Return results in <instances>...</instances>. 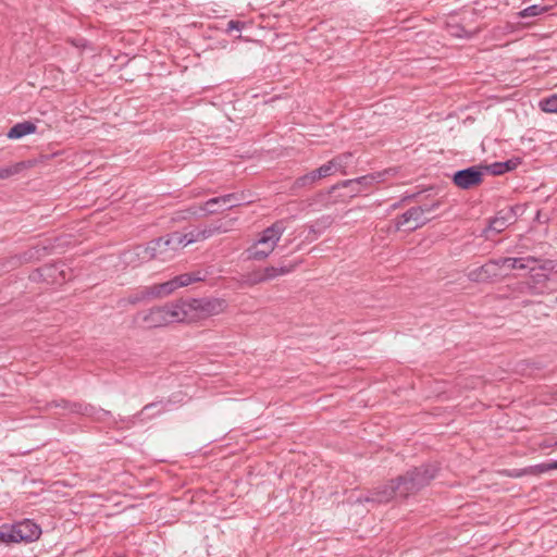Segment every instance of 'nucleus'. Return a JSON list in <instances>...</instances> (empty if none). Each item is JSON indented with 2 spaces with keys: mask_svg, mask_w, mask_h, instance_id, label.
<instances>
[{
  "mask_svg": "<svg viewBox=\"0 0 557 557\" xmlns=\"http://www.w3.org/2000/svg\"><path fill=\"white\" fill-rule=\"evenodd\" d=\"M286 230V220H277L260 234L259 239L247 249L248 259L261 261L267 259L275 249Z\"/></svg>",
  "mask_w": 557,
  "mask_h": 557,
  "instance_id": "nucleus-1",
  "label": "nucleus"
},
{
  "mask_svg": "<svg viewBox=\"0 0 557 557\" xmlns=\"http://www.w3.org/2000/svg\"><path fill=\"white\" fill-rule=\"evenodd\" d=\"M186 304L189 323L220 314L226 308V301L220 298H193Z\"/></svg>",
  "mask_w": 557,
  "mask_h": 557,
  "instance_id": "nucleus-2",
  "label": "nucleus"
},
{
  "mask_svg": "<svg viewBox=\"0 0 557 557\" xmlns=\"http://www.w3.org/2000/svg\"><path fill=\"white\" fill-rule=\"evenodd\" d=\"M249 202H250V200H248L246 198L245 193H232V194H226V195H223L220 197L211 198L208 201H206L203 203V206L199 207L198 209L190 208L188 211L190 214H194V215H197L199 213V211L205 212V215L206 214H214L219 210L212 209V205H219L223 209H232V208L242 206L244 203H249Z\"/></svg>",
  "mask_w": 557,
  "mask_h": 557,
  "instance_id": "nucleus-3",
  "label": "nucleus"
},
{
  "mask_svg": "<svg viewBox=\"0 0 557 557\" xmlns=\"http://www.w3.org/2000/svg\"><path fill=\"white\" fill-rule=\"evenodd\" d=\"M554 269L550 260H541L536 264H531V275L527 282L528 289L533 294H544L548 287V273Z\"/></svg>",
  "mask_w": 557,
  "mask_h": 557,
  "instance_id": "nucleus-4",
  "label": "nucleus"
},
{
  "mask_svg": "<svg viewBox=\"0 0 557 557\" xmlns=\"http://www.w3.org/2000/svg\"><path fill=\"white\" fill-rule=\"evenodd\" d=\"M146 248L150 261L159 260L166 262L176 256L164 236L150 240Z\"/></svg>",
  "mask_w": 557,
  "mask_h": 557,
  "instance_id": "nucleus-5",
  "label": "nucleus"
},
{
  "mask_svg": "<svg viewBox=\"0 0 557 557\" xmlns=\"http://www.w3.org/2000/svg\"><path fill=\"white\" fill-rule=\"evenodd\" d=\"M483 180V172L478 166H469L457 171L453 176L454 184L461 189L478 186Z\"/></svg>",
  "mask_w": 557,
  "mask_h": 557,
  "instance_id": "nucleus-6",
  "label": "nucleus"
},
{
  "mask_svg": "<svg viewBox=\"0 0 557 557\" xmlns=\"http://www.w3.org/2000/svg\"><path fill=\"white\" fill-rule=\"evenodd\" d=\"M420 209L412 207L399 215L396 220V228L400 230L406 227L408 231H414L426 224L432 218L422 216Z\"/></svg>",
  "mask_w": 557,
  "mask_h": 557,
  "instance_id": "nucleus-7",
  "label": "nucleus"
},
{
  "mask_svg": "<svg viewBox=\"0 0 557 557\" xmlns=\"http://www.w3.org/2000/svg\"><path fill=\"white\" fill-rule=\"evenodd\" d=\"M186 300H180L175 302H170L164 306H160L161 311L166 320V323H175V322H188V309Z\"/></svg>",
  "mask_w": 557,
  "mask_h": 557,
  "instance_id": "nucleus-8",
  "label": "nucleus"
},
{
  "mask_svg": "<svg viewBox=\"0 0 557 557\" xmlns=\"http://www.w3.org/2000/svg\"><path fill=\"white\" fill-rule=\"evenodd\" d=\"M468 278L472 282H487L499 276L497 259H491L485 264L468 272Z\"/></svg>",
  "mask_w": 557,
  "mask_h": 557,
  "instance_id": "nucleus-9",
  "label": "nucleus"
},
{
  "mask_svg": "<svg viewBox=\"0 0 557 557\" xmlns=\"http://www.w3.org/2000/svg\"><path fill=\"white\" fill-rule=\"evenodd\" d=\"M517 219V208L508 207L499 210L496 215L490 220L488 228L496 233H502L509 225L513 224Z\"/></svg>",
  "mask_w": 557,
  "mask_h": 557,
  "instance_id": "nucleus-10",
  "label": "nucleus"
},
{
  "mask_svg": "<svg viewBox=\"0 0 557 557\" xmlns=\"http://www.w3.org/2000/svg\"><path fill=\"white\" fill-rule=\"evenodd\" d=\"M15 534L20 542H34L39 539L41 534L40 527L29 519L14 523Z\"/></svg>",
  "mask_w": 557,
  "mask_h": 557,
  "instance_id": "nucleus-11",
  "label": "nucleus"
},
{
  "mask_svg": "<svg viewBox=\"0 0 557 557\" xmlns=\"http://www.w3.org/2000/svg\"><path fill=\"white\" fill-rule=\"evenodd\" d=\"M395 496H398L395 481L391 480L387 484H383L374 488L369 496L364 498V502L385 504L392 500Z\"/></svg>",
  "mask_w": 557,
  "mask_h": 557,
  "instance_id": "nucleus-12",
  "label": "nucleus"
},
{
  "mask_svg": "<svg viewBox=\"0 0 557 557\" xmlns=\"http://www.w3.org/2000/svg\"><path fill=\"white\" fill-rule=\"evenodd\" d=\"M419 490L426 486L437 474L438 467L435 465H423L408 470Z\"/></svg>",
  "mask_w": 557,
  "mask_h": 557,
  "instance_id": "nucleus-13",
  "label": "nucleus"
},
{
  "mask_svg": "<svg viewBox=\"0 0 557 557\" xmlns=\"http://www.w3.org/2000/svg\"><path fill=\"white\" fill-rule=\"evenodd\" d=\"M498 267H507L510 270H529L531 264L541 262V259L529 256L525 258L503 257L497 259Z\"/></svg>",
  "mask_w": 557,
  "mask_h": 557,
  "instance_id": "nucleus-14",
  "label": "nucleus"
},
{
  "mask_svg": "<svg viewBox=\"0 0 557 557\" xmlns=\"http://www.w3.org/2000/svg\"><path fill=\"white\" fill-rule=\"evenodd\" d=\"M123 262L126 265L136 268L141 263L149 262L146 246H135L122 253Z\"/></svg>",
  "mask_w": 557,
  "mask_h": 557,
  "instance_id": "nucleus-15",
  "label": "nucleus"
},
{
  "mask_svg": "<svg viewBox=\"0 0 557 557\" xmlns=\"http://www.w3.org/2000/svg\"><path fill=\"white\" fill-rule=\"evenodd\" d=\"M395 481L396 490L398 493V496L400 497H408L411 494H414L419 492L420 490L413 482L412 478L410 476L409 472L407 471L404 475H399Z\"/></svg>",
  "mask_w": 557,
  "mask_h": 557,
  "instance_id": "nucleus-16",
  "label": "nucleus"
},
{
  "mask_svg": "<svg viewBox=\"0 0 557 557\" xmlns=\"http://www.w3.org/2000/svg\"><path fill=\"white\" fill-rule=\"evenodd\" d=\"M138 317H141L144 324L150 329L168 325L160 307L151 308L148 312L139 313Z\"/></svg>",
  "mask_w": 557,
  "mask_h": 557,
  "instance_id": "nucleus-17",
  "label": "nucleus"
},
{
  "mask_svg": "<svg viewBox=\"0 0 557 557\" xmlns=\"http://www.w3.org/2000/svg\"><path fill=\"white\" fill-rule=\"evenodd\" d=\"M37 129L36 124L30 121L16 123L8 133V138L20 139L26 135L34 134Z\"/></svg>",
  "mask_w": 557,
  "mask_h": 557,
  "instance_id": "nucleus-18",
  "label": "nucleus"
},
{
  "mask_svg": "<svg viewBox=\"0 0 557 557\" xmlns=\"http://www.w3.org/2000/svg\"><path fill=\"white\" fill-rule=\"evenodd\" d=\"M208 274V271L197 270L189 273H183L181 275H177L176 277L178 281V285H181V287H185L193 283L203 282L207 278Z\"/></svg>",
  "mask_w": 557,
  "mask_h": 557,
  "instance_id": "nucleus-19",
  "label": "nucleus"
},
{
  "mask_svg": "<svg viewBox=\"0 0 557 557\" xmlns=\"http://www.w3.org/2000/svg\"><path fill=\"white\" fill-rule=\"evenodd\" d=\"M264 283L262 269H256L240 275L239 284L242 287H251Z\"/></svg>",
  "mask_w": 557,
  "mask_h": 557,
  "instance_id": "nucleus-20",
  "label": "nucleus"
},
{
  "mask_svg": "<svg viewBox=\"0 0 557 557\" xmlns=\"http://www.w3.org/2000/svg\"><path fill=\"white\" fill-rule=\"evenodd\" d=\"M178 287H181V285H178L177 277L175 276L174 278L165 283L151 286V294H153V297L166 296L173 293Z\"/></svg>",
  "mask_w": 557,
  "mask_h": 557,
  "instance_id": "nucleus-21",
  "label": "nucleus"
},
{
  "mask_svg": "<svg viewBox=\"0 0 557 557\" xmlns=\"http://www.w3.org/2000/svg\"><path fill=\"white\" fill-rule=\"evenodd\" d=\"M295 269V265H280V267H267L262 269L264 282L274 280L278 276L288 274L293 272Z\"/></svg>",
  "mask_w": 557,
  "mask_h": 557,
  "instance_id": "nucleus-22",
  "label": "nucleus"
},
{
  "mask_svg": "<svg viewBox=\"0 0 557 557\" xmlns=\"http://www.w3.org/2000/svg\"><path fill=\"white\" fill-rule=\"evenodd\" d=\"M521 163V160L520 158H513V159H509L505 162H496V163H493L490 169H491V172L494 174V175H502L506 172H509V171H512L515 169H517V166Z\"/></svg>",
  "mask_w": 557,
  "mask_h": 557,
  "instance_id": "nucleus-23",
  "label": "nucleus"
},
{
  "mask_svg": "<svg viewBox=\"0 0 557 557\" xmlns=\"http://www.w3.org/2000/svg\"><path fill=\"white\" fill-rule=\"evenodd\" d=\"M318 181H319V178L313 170V171L296 178L292 185V190L296 191L300 188H309V187L313 186Z\"/></svg>",
  "mask_w": 557,
  "mask_h": 557,
  "instance_id": "nucleus-24",
  "label": "nucleus"
},
{
  "mask_svg": "<svg viewBox=\"0 0 557 557\" xmlns=\"http://www.w3.org/2000/svg\"><path fill=\"white\" fill-rule=\"evenodd\" d=\"M199 232H200L201 240H206L216 234H222V233L227 232V227L224 226V224L221 222H215L210 225L199 227Z\"/></svg>",
  "mask_w": 557,
  "mask_h": 557,
  "instance_id": "nucleus-25",
  "label": "nucleus"
},
{
  "mask_svg": "<svg viewBox=\"0 0 557 557\" xmlns=\"http://www.w3.org/2000/svg\"><path fill=\"white\" fill-rule=\"evenodd\" d=\"M374 180L375 177L373 175H364L358 178L343 181L339 184L332 186L330 193H333L335 189H337V186H360L361 188L367 187L371 185Z\"/></svg>",
  "mask_w": 557,
  "mask_h": 557,
  "instance_id": "nucleus-26",
  "label": "nucleus"
},
{
  "mask_svg": "<svg viewBox=\"0 0 557 557\" xmlns=\"http://www.w3.org/2000/svg\"><path fill=\"white\" fill-rule=\"evenodd\" d=\"M151 287H145L140 290L135 292L134 294L129 295L127 298L122 299L121 301L127 302L129 305H137L146 299L154 298Z\"/></svg>",
  "mask_w": 557,
  "mask_h": 557,
  "instance_id": "nucleus-27",
  "label": "nucleus"
},
{
  "mask_svg": "<svg viewBox=\"0 0 557 557\" xmlns=\"http://www.w3.org/2000/svg\"><path fill=\"white\" fill-rule=\"evenodd\" d=\"M164 237L168 240L171 248H173V251L175 255L177 253V251L180 249L187 246L186 240H185L186 236H184V234H181L178 232H173L171 234L165 235Z\"/></svg>",
  "mask_w": 557,
  "mask_h": 557,
  "instance_id": "nucleus-28",
  "label": "nucleus"
},
{
  "mask_svg": "<svg viewBox=\"0 0 557 557\" xmlns=\"http://www.w3.org/2000/svg\"><path fill=\"white\" fill-rule=\"evenodd\" d=\"M352 154L350 152L342 153L333 158L332 164L335 166L336 171H339L343 174H346V168L349 166Z\"/></svg>",
  "mask_w": 557,
  "mask_h": 557,
  "instance_id": "nucleus-29",
  "label": "nucleus"
},
{
  "mask_svg": "<svg viewBox=\"0 0 557 557\" xmlns=\"http://www.w3.org/2000/svg\"><path fill=\"white\" fill-rule=\"evenodd\" d=\"M10 544V543H18L15 528L13 525H2L0 527V544Z\"/></svg>",
  "mask_w": 557,
  "mask_h": 557,
  "instance_id": "nucleus-30",
  "label": "nucleus"
},
{
  "mask_svg": "<svg viewBox=\"0 0 557 557\" xmlns=\"http://www.w3.org/2000/svg\"><path fill=\"white\" fill-rule=\"evenodd\" d=\"M171 404V399L168 400H158L154 403H150L141 409V411L138 413V416L144 414L145 412H148L152 409H158L156 413H153L151 417L159 416L165 410H168V405Z\"/></svg>",
  "mask_w": 557,
  "mask_h": 557,
  "instance_id": "nucleus-31",
  "label": "nucleus"
},
{
  "mask_svg": "<svg viewBox=\"0 0 557 557\" xmlns=\"http://www.w3.org/2000/svg\"><path fill=\"white\" fill-rule=\"evenodd\" d=\"M541 109L544 112L557 113V95H552L541 101Z\"/></svg>",
  "mask_w": 557,
  "mask_h": 557,
  "instance_id": "nucleus-32",
  "label": "nucleus"
},
{
  "mask_svg": "<svg viewBox=\"0 0 557 557\" xmlns=\"http://www.w3.org/2000/svg\"><path fill=\"white\" fill-rule=\"evenodd\" d=\"M336 172L335 166L332 164V161L330 160L327 163L321 165L319 169L314 170V173L317 174L318 178H324L327 177Z\"/></svg>",
  "mask_w": 557,
  "mask_h": 557,
  "instance_id": "nucleus-33",
  "label": "nucleus"
},
{
  "mask_svg": "<svg viewBox=\"0 0 557 557\" xmlns=\"http://www.w3.org/2000/svg\"><path fill=\"white\" fill-rule=\"evenodd\" d=\"M544 11H545V9L540 5H536V4L529 5L528 8H525L524 10H522L520 12V16L521 17H533V16L540 15Z\"/></svg>",
  "mask_w": 557,
  "mask_h": 557,
  "instance_id": "nucleus-34",
  "label": "nucleus"
},
{
  "mask_svg": "<svg viewBox=\"0 0 557 557\" xmlns=\"http://www.w3.org/2000/svg\"><path fill=\"white\" fill-rule=\"evenodd\" d=\"M440 206H441V202L437 200L432 203H424V205L416 207V208L422 210L421 211L422 216H428V214H430L434 210L438 209Z\"/></svg>",
  "mask_w": 557,
  "mask_h": 557,
  "instance_id": "nucleus-35",
  "label": "nucleus"
},
{
  "mask_svg": "<svg viewBox=\"0 0 557 557\" xmlns=\"http://www.w3.org/2000/svg\"><path fill=\"white\" fill-rule=\"evenodd\" d=\"M548 471H550L549 463L544 462V463L533 466L528 470H524L523 473L541 474V473L548 472Z\"/></svg>",
  "mask_w": 557,
  "mask_h": 557,
  "instance_id": "nucleus-36",
  "label": "nucleus"
},
{
  "mask_svg": "<svg viewBox=\"0 0 557 557\" xmlns=\"http://www.w3.org/2000/svg\"><path fill=\"white\" fill-rule=\"evenodd\" d=\"M184 236H186L185 240H186L187 245L197 243V242H201L199 227L185 233Z\"/></svg>",
  "mask_w": 557,
  "mask_h": 557,
  "instance_id": "nucleus-37",
  "label": "nucleus"
},
{
  "mask_svg": "<svg viewBox=\"0 0 557 557\" xmlns=\"http://www.w3.org/2000/svg\"><path fill=\"white\" fill-rule=\"evenodd\" d=\"M18 172V165L0 169V180L9 178Z\"/></svg>",
  "mask_w": 557,
  "mask_h": 557,
  "instance_id": "nucleus-38",
  "label": "nucleus"
},
{
  "mask_svg": "<svg viewBox=\"0 0 557 557\" xmlns=\"http://www.w3.org/2000/svg\"><path fill=\"white\" fill-rule=\"evenodd\" d=\"M57 407H63L65 409H69L72 412H81L82 405L79 404H71L66 400H61L60 403L55 404Z\"/></svg>",
  "mask_w": 557,
  "mask_h": 557,
  "instance_id": "nucleus-39",
  "label": "nucleus"
},
{
  "mask_svg": "<svg viewBox=\"0 0 557 557\" xmlns=\"http://www.w3.org/2000/svg\"><path fill=\"white\" fill-rule=\"evenodd\" d=\"M244 26H245V23H244V22L235 21V20H231V21L227 23V28H226V30H227V32H232V30H240Z\"/></svg>",
  "mask_w": 557,
  "mask_h": 557,
  "instance_id": "nucleus-40",
  "label": "nucleus"
},
{
  "mask_svg": "<svg viewBox=\"0 0 557 557\" xmlns=\"http://www.w3.org/2000/svg\"><path fill=\"white\" fill-rule=\"evenodd\" d=\"M339 187L349 188V193H350L349 196H356L362 191V188L360 186H337V188H339Z\"/></svg>",
  "mask_w": 557,
  "mask_h": 557,
  "instance_id": "nucleus-41",
  "label": "nucleus"
},
{
  "mask_svg": "<svg viewBox=\"0 0 557 557\" xmlns=\"http://www.w3.org/2000/svg\"><path fill=\"white\" fill-rule=\"evenodd\" d=\"M548 463H549L550 470H556L557 469V460L548 462Z\"/></svg>",
  "mask_w": 557,
  "mask_h": 557,
  "instance_id": "nucleus-42",
  "label": "nucleus"
},
{
  "mask_svg": "<svg viewBox=\"0 0 557 557\" xmlns=\"http://www.w3.org/2000/svg\"><path fill=\"white\" fill-rule=\"evenodd\" d=\"M325 223L323 224V227H326L331 222H330V218H325Z\"/></svg>",
  "mask_w": 557,
  "mask_h": 557,
  "instance_id": "nucleus-43",
  "label": "nucleus"
},
{
  "mask_svg": "<svg viewBox=\"0 0 557 557\" xmlns=\"http://www.w3.org/2000/svg\"><path fill=\"white\" fill-rule=\"evenodd\" d=\"M309 230H310V232H311V233H314V234L317 235V232H315V230H314V226H313V225H311V226L309 227Z\"/></svg>",
  "mask_w": 557,
  "mask_h": 557,
  "instance_id": "nucleus-44",
  "label": "nucleus"
},
{
  "mask_svg": "<svg viewBox=\"0 0 557 557\" xmlns=\"http://www.w3.org/2000/svg\"><path fill=\"white\" fill-rule=\"evenodd\" d=\"M457 37H462L463 35L461 33H454Z\"/></svg>",
  "mask_w": 557,
  "mask_h": 557,
  "instance_id": "nucleus-45",
  "label": "nucleus"
},
{
  "mask_svg": "<svg viewBox=\"0 0 557 557\" xmlns=\"http://www.w3.org/2000/svg\"><path fill=\"white\" fill-rule=\"evenodd\" d=\"M556 445H557V442H556Z\"/></svg>",
  "mask_w": 557,
  "mask_h": 557,
  "instance_id": "nucleus-46",
  "label": "nucleus"
}]
</instances>
